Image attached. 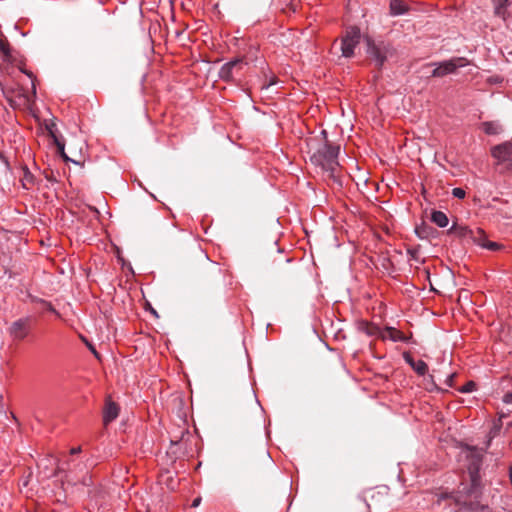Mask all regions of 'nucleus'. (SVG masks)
Returning a JSON list of instances; mask_svg holds the SVG:
<instances>
[{"instance_id": "nucleus-7", "label": "nucleus", "mask_w": 512, "mask_h": 512, "mask_svg": "<svg viewBox=\"0 0 512 512\" xmlns=\"http://www.w3.org/2000/svg\"><path fill=\"white\" fill-rule=\"evenodd\" d=\"M436 68L432 71V77H444L449 74L456 72L458 68L465 67L468 65V60L465 57H454L449 60L439 62Z\"/></svg>"}, {"instance_id": "nucleus-14", "label": "nucleus", "mask_w": 512, "mask_h": 512, "mask_svg": "<svg viewBox=\"0 0 512 512\" xmlns=\"http://www.w3.org/2000/svg\"><path fill=\"white\" fill-rule=\"evenodd\" d=\"M0 53L2 54V60L6 63H13L14 57L12 55V48L7 38L0 34Z\"/></svg>"}, {"instance_id": "nucleus-39", "label": "nucleus", "mask_w": 512, "mask_h": 512, "mask_svg": "<svg viewBox=\"0 0 512 512\" xmlns=\"http://www.w3.org/2000/svg\"><path fill=\"white\" fill-rule=\"evenodd\" d=\"M421 192H423V193H426V192H427V191H426V188H425L424 186H423V188H422V191H421Z\"/></svg>"}, {"instance_id": "nucleus-34", "label": "nucleus", "mask_w": 512, "mask_h": 512, "mask_svg": "<svg viewBox=\"0 0 512 512\" xmlns=\"http://www.w3.org/2000/svg\"><path fill=\"white\" fill-rule=\"evenodd\" d=\"M451 192L459 193V192H465V191L460 187H455V188H452Z\"/></svg>"}, {"instance_id": "nucleus-17", "label": "nucleus", "mask_w": 512, "mask_h": 512, "mask_svg": "<svg viewBox=\"0 0 512 512\" xmlns=\"http://www.w3.org/2000/svg\"><path fill=\"white\" fill-rule=\"evenodd\" d=\"M430 219L434 224H436L440 228H444L449 224L448 217L442 211L432 210Z\"/></svg>"}, {"instance_id": "nucleus-5", "label": "nucleus", "mask_w": 512, "mask_h": 512, "mask_svg": "<svg viewBox=\"0 0 512 512\" xmlns=\"http://www.w3.org/2000/svg\"><path fill=\"white\" fill-rule=\"evenodd\" d=\"M247 65L248 62L244 56L234 58L222 65L218 72V77L225 83L235 84V76L239 75Z\"/></svg>"}, {"instance_id": "nucleus-24", "label": "nucleus", "mask_w": 512, "mask_h": 512, "mask_svg": "<svg viewBox=\"0 0 512 512\" xmlns=\"http://www.w3.org/2000/svg\"><path fill=\"white\" fill-rule=\"evenodd\" d=\"M19 70L23 74L27 75L32 80V89H33V93L35 94L36 93V86H35V79H36V77H35V75L33 74V72L27 70L24 67H19Z\"/></svg>"}, {"instance_id": "nucleus-1", "label": "nucleus", "mask_w": 512, "mask_h": 512, "mask_svg": "<svg viewBox=\"0 0 512 512\" xmlns=\"http://www.w3.org/2000/svg\"><path fill=\"white\" fill-rule=\"evenodd\" d=\"M321 139L312 138L308 141L311 163L321 170L325 175L328 186L337 190L342 187L339 173L340 165L338 161L340 145L328 140L326 130L321 131Z\"/></svg>"}, {"instance_id": "nucleus-31", "label": "nucleus", "mask_w": 512, "mask_h": 512, "mask_svg": "<svg viewBox=\"0 0 512 512\" xmlns=\"http://www.w3.org/2000/svg\"><path fill=\"white\" fill-rule=\"evenodd\" d=\"M503 402L507 403V404H512V391L511 392H507L504 396H503Z\"/></svg>"}, {"instance_id": "nucleus-27", "label": "nucleus", "mask_w": 512, "mask_h": 512, "mask_svg": "<svg viewBox=\"0 0 512 512\" xmlns=\"http://www.w3.org/2000/svg\"><path fill=\"white\" fill-rule=\"evenodd\" d=\"M278 82V78L272 75L269 80L262 85V89H268L270 86L275 85Z\"/></svg>"}, {"instance_id": "nucleus-22", "label": "nucleus", "mask_w": 512, "mask_h": 512, "mask_svg": "<svg viewBox=\"0 0 512 512\" xmlns=\"http://www.w3.org/2000/svg\"><path fill=\"white\" fill-rule=\"evenodd\" d=\"M474 243H476L477 245L481 246L484 248V244H485V241H487L486 239V235L484 233V231L482 229H476V230H473V233L471 235V238H470Z\"/></svg>"}, {"instance_id": "nucleus-36", "label": "nucleus", "mask_w": 512, "mask_h": 512, "mask_svg": "<svg viewBox=\"0 0 512 512\" xmlns=\"http://www.w3.org/2000/svg\"><path fill=\"white\" fill-rule=\"evenodd\" d=\"M455 196H457L458 198L460 199H464L466 194H454Z\"/></svg>"}, {"instance_id": "nucleus-20", "label": "nucleus", "mask_w": 512, "mask_h": 512, "mask_svg": "<svg viewBox=\"0 0 512 512\" xmlns=\"http://www.w3.org/2000/svg\"><path fill=\"white\" fill-rule=\"evenodd\" d=\"M506 418V415L504 414H501L500 417L498 418V420L494 421L490 431H489V434H488V437H489V442L497 437L502 429V426H503V419Z\"/></svg>"}, {"instance_id": "nucleus-11", "label": "nucleus", "mask_w": 512, "mask_h": 512, "mask_svg": "<svg viewBox=\"0 0 512 512\" xmlns=\"http://www.w3.org/2000/svg\"><path fill=\"white\" fill-rule=\"evenodd\" d=\"M492 3L494 8V15L501 18L503 21H507L511 16L508 8L511 5L512 0H492Z\"/></svg>"}, {"instance_id": "nucleus-28", "label": "nucleus", "mask_w": 512, "mask_h": 512, "mask_svg": "<svg viewBox=\"0 0 512 512\" xmlns=\"http://www.w3.org/2000/svg\"><path fill=\"white\" fill-rule=\"evenodd\" d=\"M42 303L44 304L45 309L47 311L52 312V313L56 314L57 316H59V313L56 311V309L52 306L51 303H48L46 301H42Z\"/></svg>"}, {"instance_id": "nucleus-10", "label": "nucleus", "mask_w": 512, "mask_h": 512, "mask_svg": "<svg viewBox=\"0 0 512 512\" xmlns=\"http://www.w3.org/2000/svg\"><path fill=\"white\" fill-rule=\"evenodd\" d=\"M382 340H391L393 342H403L407 343L410 339V337L406 336L403 332L400 330H397L394 327L387 326L385 328H382Z\"/></svg>"}, {"instance_id": "nucleus-12", "label": "nucleus", "mask_w": 512, "mask_h": 512, "mask_svg": "<svg viewBox=\"0 0 512 512\" xmlns=\"http://www.w3.org/2000/svg\"><path fill=\"white\" fill-rule=\"evenodd\" d=\"M119 415V407L118 405L111 401L110 399L106 400L105 408L103 411V423L104 425H108L112 421H114Z\"/></svg>"}, {"instance_id": "nucleus-9", "label": "nucleus", "mask_w": 512, "mask_h": 512, "mask_svg": "<svg viewBox=\"0 0 512 512\" xmlns=\"http://www.w3.org/2000/svg\"><path fill=\"white\" fill-rule=\"evenodd\" d=\"M20 181L22 183V187L26 190L42 189L41 183L43 182V180L36 179L34 174L28 169L26 165L21 167Z\"/></svg>"}, {"instance_id": "nucleus-33", "label": "nucleus", "mask_w": 512, "mask_h": 512, "mask_svg": "<svg viewBox=\"0 0 512 512\" xmlns=\"http://www.w3.org/2000/svg\"><path fill=\"white\" fill-rule=\"evenodd\" d=\"M454 376H455V374H454V373H452V374H450V375L448 376V378H447V384H448L449 386H452V381H453Z\"/></svg>"}, {"instance_id": "nucleus-40", "label": "nucleus", "mask_w": 512, "mask_h": 512, "mask_svg": "<svg viewBox=\"0 0 512 512\" xmlns=\"http://www.w3.org/2000/svg\"><path fill=\"white\" fill-rule=\"evenodd\" d=\"M509 173H512V166H511V171H508Z\"/></svg>"}, {"instance_id": "nucleus-32", "label": "nucleus", "mask_w": 512, "mask_h": 512, "mask_svg": "<svg viewBox=\"0 0 512 512\" xmlns=\"http://www.w3.org/2000/svg\"><path fill=\"white\" fill-rule=\"evenodd\" d=\"M201 503V498L200 497H197L193 500L192 502V507H198Z\"/></svg>"}, {"instance_id": "nucleus-38", "label": "nucleus", "mask_w": 512, "mask_h": 512, "mask_svg": "<svg viewBox=\"0 0 512 512\" xmlns=\"http://www.w3.org/2000/svg\"><path fill=\"white\" fill-rule=\"evenodd\" d=\"M372 185L374 186V188H375L376 190H379L378 184H376L375 182H373V183H372Z\"/></svg>"}, {"instance_id": "nucleus-4", "label": "nucleus", "mask_w": 512, "mask_h": 512, "mask_svg": "<svg viewBox=\"0 0 512 512\" xmlns=\"http://www.w3.org/2000/svg\"><path fill=\"white\" fill-rule=\"evenodd\" d=\"M483 454L475 447H464L460 452V460H465V467L468 470L472 482H475L482 464Z\"/></svg>"}, {"instance_id": "nucleus-3", "label": "nucleus", "mask_w": 512, "mask_h": 512, "mask_svg": "<svg viewBox=\"0 0 512 512\" xmlns=\"http://www.w3.org/2000/svg\"><path fill=\"white\" fill-rule=\"evenodd\" d=\"M491 156L501 172L511 171L512 167V140L497 144L491 148Z\"/></svg>"}, {"instance_id": "nucleus-21", "label": "nucleus", "mask_w": 512, "mask_h": 512, "mask_svg": "<svg viewBox=\"0 0 512 512\" xmlns=\"http://www.w3.org/2000/svg\"><path fill=\"white\" fill-rule=\"evenodd\" d=\"M53 127H55V124H52L51 126H47L49 134L54 139V143L56 144V146L58 148V151L61 154V156H63V158L67 160L68 157L65 155V152H64L65 144H64V142L62 140H60L56 136V134H55V132L53 130Z\"/></svg>"}, {"instance_id": "nucleus-29", "label": "nucleus", "mask_w": 512, "mask_h": 512, "mask_svg": "<svg viewBox=\"0 0 512 512\" xmlns=\"http://www.w3.org/2000/svg\"><path fill=\"white\" fill-rule=\"evenodd\" d=\"M503 79L501 76L499 75H494V76H491L489 79H488V82L489 83H493V84H499V83H502Z\"/></svg>"}, {"instance_id": "nucleus-26", "label": "nucleus", "mask_w": 512, "mask_h": 512, "mask_svg": "<svg viewBox=\"0 0 512 512\" xmlns=\"http://www.w3.org/2000/svg\"><path fill=\"white\" fill-rule=\"evenodd\" d=\"M484 248L491 251H496L500 248V244L487 240L485 241Z\"/></svg>"}, {"instance_id": "nucleus-13", "label": "nucleus", "mask_w": 512, "mask_h": 512, "mask_svg": "<svg viewBox=\"0 0 512 512\" xmlns=\"http://www.w3.org/2000/svg\"><path fill=\"white\" fill-rule=\"evenodd\" d=\"M357 328L360 332L366 334L369 337H376L381 339L382 328L374 323L368 321H360L357 324Z\"/></svg>"}, {"instance_id": "nucleus-30", "label": "nucleus", "mask_w": 512, "mask_h": 512, "mask_svg": "<svg viewBox=\"0 0 512 512\" xmlns=\"http://www.w3.org/2000/svg\"><path fill=\"white\" fill-rule=\"evenodd\" d=\"M0 161L5 165L7 169H10L9 161L2 151H0Z\"/></svg>"}, {"instance_id": "nucleus-2", "label": "nucleus", "mask_w": 512, "mask_h": 512, "mask_svg": "<svg viewBox=\"0 0 512 512\" xmlns=\"http://www.w3.org/2000/svg\"><path fill=\"white\" fill-rule=\"evenodd\" d=\"M366 53L374 62L376 67L381 70L386 60L395 54V49L389 42L374 41L371 38L366 39Z\"/></svg>"}, {"instance_id": "nucleus-16", "label": "nucleus", "mask_w": 512, "mask_h": 512, "mask_svg": "<svg viewBox=\"0 0 512 512\" xmlns=\"http://www.w3.org/2000/svg\"><path fill=\"white\" fill-rule=\"evenodd\" d=\"M13 93L14 91L12 90L4 91L5 98L7 99L11 107H19L21 104H25L28 101V97L24 92H19L17 99L14 98Z\"/></svg>"}, {"instance_id": "nucleus-15", "label": "nucleus", "mask_w": 512, "mask_h": 512, "mask_svg": "<svg viewBox=\"0 0 512 512\" xmlns=\"http://www.w3.org/2000/svg\"><path fill=\"white\" fill-rule=\"evenodd\" d=\"M404 359L418 375L424 376L427 373L428 366L423 360H414L409 355H404Z\"/></svg>"}, {"instance_id": "nucleus-18", "label": "nucleus", "mask_w": 512, "mask_h": 512, "mask_svg": "<svg viewBox=\"0 0 512 512\" xmlns=\"http://www.w3.org/2000/svg\"><path fill=\"white\" fill-rule=\"evenodd\" d=\"M481 128L487 135H498L502 131L501 125L495 121H485L481 124Z\"/></svg>"}, {"instance_id": "nucleus-35", "label": "nucleus", "mask_w": 512, "mask_h": 512, "mask_svg": "<svg viewBox=\"0 0 512 512\" xmlns=\"http://www.w3.org/2000/svg\"><path fill=\"white\" fill-rule=\"evenodd\" d=\"M80 452V447L71 449L72 454H76Z\"/></svg>"}, {"instance_id": "nucleus-25", "label": "nucleus", "mask_w": 512, "mask_h": 512, "mask_svg": "<svg viewBox=\"0 0 512 512\" xmlns=\"http://www.w3.org/2000/svg\"><path fill=\"white\" fill-rule=\"evenodd\" d=\"M476 388V384L473 381L467 382L465 385H463L459 391L461 393H470L473 392Z\"/></svg>"}, {"instance_id": "nucleus-6", "label": "nucleus", "mask_w": 512, "mask_h": 512, "mask_svg": "<svg viewBox=\"0 0 512 512\" xmlns=\"http://www.w3.org/2000/svg\"><path fill=\"white\" fill-rule=\"evenodd\" d=\"M361 31L358 26H349L341 37V52L345 58H352L355 48L360 44Z\"/></svg>"}, {"instance_id": "nucleus-8", "label": "nucleus", "mask_w": 512, "mask_h": 512, "mask_svg": "<svg viewBox=\"0 0 512 512\" xmlns=\"http://www.w3.org/2000/svg\"><path fill=\"white\" fill-rule=\"evenodd\" d=\"M30 332V320L28 318L18 319L9 328L10 335L15 340L25 339Z\"/></svg>"}, {"instance_id": "nucleus-37", "label": "nucleus", "mask_w": 512, "mask_h": 512, "mask_svg": "<svg viewBox=\"0 0 512 512\" xmlns=\"http://www.w3.org/2000/svg\"><path fill=\"white\" fill-rule=\"evenodd\" d=\"M511 426H512V421H510V422H508V423H507L506 430H509V429L511 428Z\"/></svg>"}, {"instance_id": "nucleus-19", "label": "nucleus", "mask_w": 512, "mask_h": 512, "mask_svg": "<svg viewBox=\"0 0 512 512\" xmlns=\"http://www.w3.org/2000/svg\"><path fill=\"white\" fill-rule=\"evenodd\" d=\"M408 11L407 5H405L401 0H391L390 1V13L394 16L403 15Z\"/></svg>"}, {"instance_id": "nucleus-23", "label": "nucleus", "mask_w": 512, "mask_h": 512, "mask_svg": "<svg viewBox=\"0 0 512 512\" xmlns=\"http://www.w3.org/2000/svg\"><path fill=\"white\" fill-rule=\"evenodd\" d=\"M451 231L460 237L471 238L473 230L466 226H453Z\"/></svg>"}]
</instances>
